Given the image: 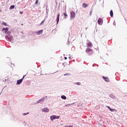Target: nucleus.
<instances>
[{"mask_svg": "<svg viewBox=\"0 0 127 127\" xmlns=\"http://www.w3.org/2000/svg\"><path fill=\"white\" fill-rule=\"evenodd\" d=\"M86 53H88V55H92L93 53H94V51H93V49L90 48H87L85 50Z\"/></svg>", "mask_w": 127, "mask_h": 127, "instance_id": "f257e3e1", "label": "nucleus"}, {"mask_svg": "<svg viewBox=\"0 0 127 127\" xmlns=\"http://www.w3.org/2000/svg\"><path fill=\"white\" fill-rule=\"evenodd\" d=\"M86 45H87V47L88 48L89 47H93V43H92V42H88L86 43Z\"/></svg>", "mask_w": 127, "mask_h": 127, "instance_id": "f03ea898", "label": "nucleus"}, {"mask_svg": "<svg viewBox=\"0 0 127 127\" xmlns=\"http://www.w3.org/2000/svg\"><path fill=\"white\" fill-rule=\"evenodd\" d=\"M75 16H76V13L74 12H70V18H75Z\"/></svg>", "mask_w": 127, "mask_h": 127, "instance_id": "7ed1b4c3", "label": "nucleus"}, {"mask_svg": "<svg viewBox=\"0 0 127 127\" xmlns=\"http://www.w3.org/2000/svg\"><path fill=\"white\" fill-rule=\"evenodd\" d=\"M59 116H56L55 115L51 116V121H53V120H55L56 119H59Z\"/></svg>", "mask_w": 127, "mask_h": 127, "instance_id": "20e7f679", "label": "nucleus"}, {"mask_svg": "<svg viewBox=\"0 0 127 127\" xmlns=\"http://www.w3.org/2000/svg\"><path fill=\"white\" fill-rule=\"evenodd\" d=\"M98 23L100 25H102V24H103V19L101 18H99L98 20Z\"/></svg>", "mask_w": 127, "mask_h": 127, "instance_id": "39448f33", "label": "nucleus"}, {"mask_svg": "<svg viewBox=\"0 0 127 127\" xmlns=\"http://www.w3.org/2000/svg\"><path fill=\"white\" fill-rule=\"evenodd\" d=\"M7 39H8V41H12L13 37L12 36L9 35L7 37Z\"/></svg>", "mask_w": 127, "mask_h": 127, "instance_id": "423d86ee", "label": "nucleus"}, {"mask_svg": "<svg viewBox=\"0 0 127 127\" xmlns=\"http://www.w3.org/2000/svg\"><path fill=\"white\" fill-rule=\"evenodd\" d=\"M23 81V78L17 80V85H20L22 81Z\"/></svg>", "mask_w": 127, "mask_h": 127, "instance_id": "0eeeda50", "label": "nucleus"}, {"mask_svg": "<svg viewBox=\"0 0 127 127\" xmlns=\"http://www.w3.org/2000/svg\"><path fill=\"white\" fill-rule=\"evenodd\" d=\"M43 33V30H40V31L36 32V34H37V35H40V34H42Z\"/></svg>", "mask_w": 127, "mask_h": 127, "instance_id": "6e6552de", "label": "nucleus"}, {"mask_svg": "<svg viewBox=\"0 0 127 127\" xmlns=\"http://www.w3.org/2000/svg\"><path fill=\"white\" fill-rule=\"evenodd\" d=\"M42 111L45 113H48V112H49V109L48 108H44L42 109Z\"/></svg>", "mask_w": 127, "mask_h": 127, "instance_id": "1a4fd4ad", "label": "nucleus"}, {"mask_svg": "<svg viewBox=\"0 0 127 127\" xmlns=\"http://www.w3.org/2000/svg\"><path fill=\"white\" fill-rule=\"evenodd\" d=\"M45 100V98H43L41 99H40L38 101V103H41L42 102H44V101Z\"/></svg>", "mask_w": 127, "mask_h": 127, "instance_id": "9d476101", "label": "nucleus"}, {"mask_svg": "<svg viewBox=\"0 0 127 127\" xmlns=\"http://www.w3.org/2000/svg\"><path fill=\"white\" fill-rule=\"evenodd\" d=\"M60 16V13H59L57 15V23H58L59 22V17Z\"/></svg>", "mask_w": 127, "mask_h": 127, "instance_id": "9b49d317", "label": "nucleus"}, {"mask_svg": "<svg viewBox=\"0 0 127 127\" xmlns=\"http://www.w3.org/2000/svg\"><path fill=\"white\" fill-rule=\"evenodd\" d=\"M108 109H109V110H110V111H111V112H115V111H116V109H112L111 108V107H110L109 106H107Z\"/></svg>", "mask_w": 127, "mask_h": 127, "instance_id": "f8f14e48", "label": "nucleus"}, {"mask_svg": "<svg viewBox=\"0 0 127 127\" xmlns=\"http://www.w3.org/2000/svg\"><path fill=\"white\" fill-rule=\"evenodd\" d=\"M87 6H89V4H86V3H84L82 4V7L86 8V7H87Z\"/></svg>", "mask_w": 127, "mask_h": 127, "instance_id": "ddd939ff", "label": "nucleus"}, {"mask_svg": "<svg viewBox=\"0 0 127 127\" xmlns=\"http://www.w3.org/2000/svg\"><path fill=\"white\" fill-rule=\"evenodd\" d=\"M103 78L104 80H105V81H106V82H109L110 80H109V78L106 77L105 76H103Z\"/></svg>", "mask_w": 127, "mask_h": 127, "instance_id": "4468645a", "label": "nucleus"}, {"mask_svg": "<svg viewBox=\"0 0 127 127\" xmlns=\"http://www.w3.org/2000/svg\"><path fill=\"white\" fill-rule=\"evenodd\" d=\"M110 16H111V17H113V16H114V12H113V10H111L110 11Z\"/></svg>", "mask_w": 127, "mask_h": 127, "instance_id": "2eb2a0df", "label": "nucleus"}, {"mask_svg": "<svg viewBox=\"0 0 127 127\" xmlns=\"http://www.w3.org/2000/svg\"><path fill=\"white\" fill-rule=\"evenodd\" d=\"M2 30H5V32H7L8 31V28L6 27V28H3Z\"/></svg>", "mask_w": 127, "mask_h": 127, "instance_id": "dca6fc26", "label": "nucleus"}, {"mask_svg": "<svg viewBox=\"0 0 127 127\" xmlns=\"http://www.w3.org/2000/svg\"><path fill=\"white\" fill-rule=\"evenodd\" d=\"M62 99H64V100H66V96H65L64 95H62L61 96Z\"/></svg>", "mask_w": 127, "mask_h": 127, "instance_id": "f3484780", "label": "nucleus"}, {"mask_svg": "<svg viewBox=\"0 0 127 127\" xmlns=\"http://www.w3.org/2000/svg\"><path fill=\"white\" fill-rule=\"evenodd\" d=\"M14 7H15L14 5H11L10 6V9H12L14 8Z\"/></svg>", "mask_w": 127, "mask_h": 127, "instance_id": "a211bd4d", "label": "nucleus"}, {"mask_svg": "<svg viewBox=\"0 0 127 127\" xmlns=\"http://www.w3.org/2000/svg\"><path fill=\"white\" fill-rule=\"evenodd\" d=\"M76 85H78V86H80L81 85V82H76L75 83Z\"/></svg>", "mask_w": 127, "mask_h": 127, "instance_id": "6ab92c4d", "label": "nucleus"}, {"mask_svg": "<svg viewBox=\"0 0 127 127\" xmlns=\"http://www.w3.org/2000/svg\"><path fill=\"white\" fill-rule=\"evenodd\" d=\"M7 34H8V35H9V34H10V31H7V32H5Z\"/></svg>", "mask_w": 127, "mask_h": 127, "instance_id": "aec40b11", "label": "nucleus"}, {"mask_svg": "<svg viewBox=\"0 0 127 127\" xmlns=\"http://www.w3.org/2000/svg\"><path fill=\"white\" fill-rule=\"evenodd\" d=\"M64 15L65 16V17H67L68 16V15L67 14H66L65 13H64Z\"/></svg>", "mask_w": 127, "mask_h": 127, "instance_id": "412c9836", "label": "nucleus"}, {"mask_svg": "<svg viewBox=\"0 0 127 127\" xmlns=\"http://www.w3.org/2000/svg\"><path fill=\"white\" fill-rule=\"evenodd\" d=\"M2 24H3V25H5V26H7V24H6V23H5V22H2Z\"/></svg>", "mask_w": 127, "mask_h": 127, "instance_id": "4be33fe9", "label": "nucleus"}, {"mask_svg": "<svg viewBox=\"0 0 127 127\" xmlns=\"http://www.w3.org/2000/svg\"><path fill=\"white\" fill-rule=\"evenodd\" d=\"M69 75H70V74L69 73H65L64 74V76H69Z\"/></svg>", "mask_w": 127, "mask_h": 127, "instance_id": "5701e85b", "label": "nucleus"}, {"mask_svg": "<svg viewBox=\"0 0 127 127\" xmlns=\"http://www.w3.org/2000/svg\"><path fill=\"white\" fill-rule=\"evenodd\" d=\"M64 127H73V126H65Z\"/></svg>", "mask_w": 127, "mask_h": 127, "instance_id": "b1692460", "label": "nucleus"}, {"mask_svg": "<svg viewBox=\"0 0 127 127\" xmlns=\"http://www.w3.org/2000/svg\"><path fill=\"white\" fill-rule=\"evenodd\" d=\"M37 3H38V0H37L35 2L36 4H37Z\"/></svg>", "mask_w": 127, "mask_h": 127, "instance_id": "393cba45", "label": "nucleus"}, {"mask_svg": "<svg viewBox=\"0 0 127 127\" xmlns=\"http://www.w3.org/2000/svg\"><path fill=\"white\" fill-rule=\"evenodd\" d=\"M44 21H45V20H43L42 21V22L41 23V24H42V23H44Z\"/></svg>", "mask_w": 127, "mask_h": 127, "instance_id": "a878e982", "label": "nucleus"}, {"mask_svg": "<svg viewBox=\"0 0 127 127\" xmlns=\"http://www.w3.org/2000/svg\"><path fill=\"white\" fill-rule=\"evenodd\" d=\"M25 76H26V75H24L23 76V77L22 78V79H23H23H24V77H25Z\"/></svg>", "mask_w": 127, "mask_h": 127, "instance_id": "bb28decb", "label": "nucleus"}, {"mask_svg": "<svg viewBox=\"0 0 127 127\" xmlns=\"http://www.w3.org/2000/svg\"><path fill=\"white\" fill-rule=\"evenodd\" d=\"M20 13L21 14H22V13H23V12H22V11H20Z\"/></svg>", "mask_w": 127, "mask_h": 127, "instance_id": "cd10ccee", "label": "nucleus"}, {"mask_svg": "<svg viewBox=\"0 0 127 127\" xmlns=\"http://www.w3.org/2000/svg\"><path fill=\"white\" fill-rule=\"evenodd\" d=\"M79 28H77V31H79Z\"/></svg>", "mask_w": 127, "mask_h": 127, "instance_id": "c85d7f7f", "label": "nucleus"}, {"mask_svg": "<svg viewBox=\"0 0 127 127\" xmlns=\"http://www.w3.org/2000/svg\"><path fill=\"white\" fill-rule=\"evenodd\" d=\"M64 59H65V60H67V57H64Z\"/></svg>", "mask_w": 127, "mask_h": 127, "instance_id": "c756f323", "label": "nucleus"}, {"mask_svg": "<svg viewBox=\"0 0 127 127\" xmlns=\"http://www.w3.org/2000/svg\"><path fill=\"white\" fill-rule=\"evenodd\" d=\"M91 13H92V10H91V12H90V14H91Z\"/></svg>", "mask_w": 127, "mask_h": 127, "instance_id": "7c9ffc66", "label": "nucleus"}, {"mask_svg": "<svg viewBox=\"0 0 127 127\" xmlns=\"http://www.w3.org/2000/svg\"><path fill=\"white\" fill-rule=\"evenodd\" d=\"M24 115H27V114H24Z\"/></svg>", "mask_w": 127, "mask_h": 127, "instance_id": "2f4dec72", "label": "nucleus"}]
</instances>
